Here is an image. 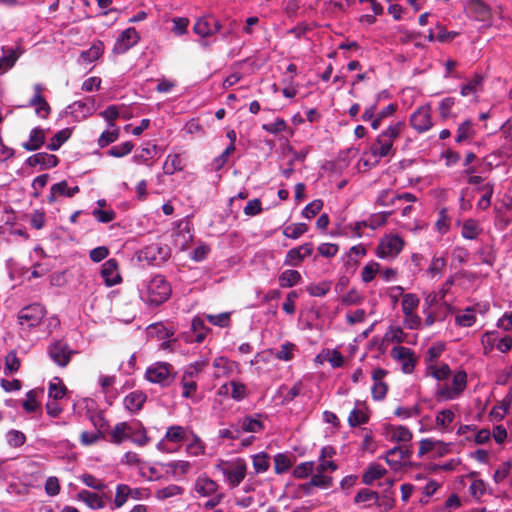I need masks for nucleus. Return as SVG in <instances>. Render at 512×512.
Returning <instances> with one entry per match:
<instances>
[{
  "label": "nucleus",
  "mask_w": 512,
  "mask_h": 512,
  "mask_svg": "<svg viewBox=\"0 0 512 512\" xmlns=\"http://www.w3.org/2000/svg\"><path fill=\"white\" fill-rule=\"evenodd\" d=\"M405 127L403 121H397L390 124L387 129L382 131L372 143L369 150L364 152L359 159L358 168L364 171L376 166L384 157L393 153V143L402 133Z\"/></svg>",
  "instance_id": "f257e3e1"
},
{
  "label": "nucleus",
  "mask_w": 512,
  "mask_h": 512,
  "mask_svg": "<svg viewBox=\"0 0 512 512\" xmlns=\"http://www.w3.org/2000/svg\"><path fill=\"white\" fill-rule=\"evenodd\" d=\"M141 300L149 306H158L171 295V286L161 275L143 280L138 287Z\"/></svg>",
  "instance_id": "f03ea898"
},
{
  "label": "nucleus",
  "mask_w": 512,
  "mask_h": 512,
  "mask_svg": "<svg viewBox=\"0 0 512 512\" xmlns=\"http://www.w3.org/2000/svg\"><path fill=\"white\" fill-rule=\"evenodd\" d=\"M110 438L114 444H121L129 440L141 447L150 442L146 429L138 421L117 423L110 432Z\"/></svg>",
  "instance_id": "7ed1b4c3"
},
{
  "label": "nucleus",
  "mask_w": 512,
  "mask_h": 512,
  "mask_svg": "<svg viewBox=\"0 0 512 512\" xmlns=\"http://www.w3.org/2000/svg\"><path fill=\"white\" fill-rule=\"evenodd\" d=\"M215 469L222 473L224 481L230 488H236L245 479L247 463L243 458L218 460Z\"/></svg>",
  "instance_id": "20e7f679"
},
{
  "label": "nucleus",
  "mask_w": 512,
  "mask_h": 512,
  "mask_svg": "<svg viewBox=\"0 0 512 512\" xmlns=\"http://www.w3.org/2000/svg\"><path fill=\"white\" fill-rule=\"evenodd\" d=\"M450 383L439 384L435 391L437 401H452L458 399L467 387V373L462 370L453 372Z\"/></svg>",
  "instance_id": "39448f33"
},
{
  "label": "nucleus",
  "mask_w": 512,
  "mask_h": 512,
  "mask_svg": "<svg viewBox=\"0 0 512 512\" xmlns=\"http://www.w3.org/2000/svg\"><path fill=\"white\" fill-rule=\"evenodd\" d=\"M46 316L47 310L45 306L39 303H33L19 310L17 320L21 330L30 331L39 327Z\"/></svg>",
  "instance_id": "423d86ee"
},
{
  "label": "nucleus",
  "mask_w": 512,
  "mask_h": 512,
  "mask_svg": "<svg viewBox=\"0 0 512 512\" xmlns=\"http://www.w3.org/2000/svg\"><path fill=\"white\" fill-rule=\"evenodd\" d=\"M420 305V298L415 293H406L401 301V311L403 313V325L409 330H418L422 325V319L417 310Z\"/></svg>",
  "instance_id": "0eeeda50"
},
{
  "label": "nucleus",
  "mask_w": 512,
  "mask_h": 512,
  "mask_svg": "<svg viewBox=\"0 0 512 512\" xmlns=\"http://www.w3.org/2000/svg\"><path fill=\"white\" fill-rule=\"evenodd\" d=\"M175 377L173 366L168 362H155L147 367L145 379L151 383L168 386Z\"/></svg>",
  "instance_id": "6e6552de"
},
{
  "label": "nucleus",
  "mask_w": 512,
  "mask_h": 512,
  "mask_svg": "<svg viewBox=\"0 0 512 512\" xmlns=\"http://www.w3.org/2000/svg\"><path fill=\"white\" fill-rule=\"evenodd\" d=\"M404 240L396 234H388L381 238L377 248L376 255L380 259L392 260L403 249Z\"/></svg>",
  "instance_id": "1a4fd4ad"
},
{
  "label": "nucleus",
  "mask_w": 512,
  "mask_h": 512,
  "mask_svg": "<svg viewBox=\"0 0 512 512\" xmlns=\"http://www.w3.org/2000/svg\"><path fill=\"white\" fill-rule=\"evenodd\" d=\"M220 492L218 482L209 477L206 473H202L196 477L190 491L191 496L196 499L206 498Z\"/></svg>",
  "instance_id": "9d476101"
},
{
  "label": "nucleus",
  "mask_w": 512,
  "mask_h": 512,
  "mask_svg": "<svg viewBox=\"0 0 512 512\" xmlns=\"http://www.w3.org/2000/svg\"><path fill=\"white\" fill-rule=\"evenodd\" d=\"M410 126L418 133H425L433 127L432 108L430 104L418 107L409 118Z\"/></svg>",
  "instance_id": "9b49d317"
},
{
  "label": "nucleus",
  "mask_w": 512,
  "mask_h": 512,
  "mask_svg": "<svg viewBox=\"0 0 512 512\" xmlns=\"http://www.w3.org/2000/svg\"><path fill=\"white\" fill-rule=\"evenodd\" d=\"M411 455V447L406 445L397 446L386 453L385 460L391 469L398 471L409 464Z\"/></svg>",
  "instance_id": "f8f14e48"
},
{
  "label": "nucleus",
  "mask_w": 512,
  "mask_h": 512,
  "mask_svg": "<svg viewBox=\"0 0 512 512\" xmlns=\"http://www.w3.org/2000/svg\"><path fill=\"white\" fill-rule=\"evenodd\" d=\"M391 357L401 365L405 374H411L417 362L413 351L405 346H395L391 349Z\"/></svg>",
  "instance_id": "ddd939ff"
},
{
  "label": "nucleus",
  "mask_w": 512,
  "mask_h": 512,
  "mask_svg": "<svg viewBox=\"0 0 512 512\" xmlns=\"http://www.w3.org/2000/svg\"><path fill=\"white\" fill-rule=\"evenodd\" d=\"M487 310V305L480 304L460 309L455 314V324L459 327H471L476 322L477 313L484 314Z\"/></svg>",
  "instance_id": "4468645a"
},
{
  "label": "nucleus",
  "mask_w": 512,
  "mask_h": 512,
  "mask_svg": "<svg viewBox=\"0 0 512 512\" xmlns=\"http://www.w3.org/2000/svg\"><path fill=\"white\" fill-rule=\"evenodd\" d=\"M48 354L55 364L65 367L69 363L73 351L67 343L57 340L49 345Z\"/></svg>",
  "instance_id": "2eb2a0df"
},
{
  "label": "nucleus",
  "mask_w": 512,
  "mask_h": 512,
  "mask_svg": "<svg viewBox=\"0 0 512 512\" xmlns=\"http://www.w3.org/2000/svg\"><path fill=\"white\" fill-rule=\"evenodd\" d=\"M140 40V36L135 28L129 27L122 31L117 37L113 52L116 54H124L130 48L135 46Z\"/></svg>",
  "instance_id": "dca6fc26"
},
{
  "label": "nucleus",
  "mask_w": 512,
  "mask_h": 512,
  "mask_svg": "<svg viewBox=\"0 0 512 512\" xmlns=\"http://www.w3.org/2000/svg\"><path fill=\"white\" fill-rule=\"evenodd\" d=\"M96 110L95 100L93 98H85L75 101L67 107L68 113L76 120L81 121L89 117Z\"/></svg>",
  "instance_id": "f3484780"
},
{
  "label": "nucleus",
  "mask_w": 512,
  "mask_h": 512,
  "mask_svg": "<svg viewBox=\"0 0 512 512\" xmlns=\"http://www.w3.org/2000/svg\"><path fill=\"white\" fill-rule=\"evenodd\" d=\"M387 374V370L383 368H375L372 371L371 377L373 385L371 387V395L375 401H381L387 395L388 385L385 382V377Z\"/></svg>",
  "instance_id": "a211bd4d"
},
{
  "label": "nucleus",
  "mask_w": 512,
  "mask_h": 512,
  "mask_svg": "<svg viewBox=\"0 0 512 512\" xmlns=\"http://www.w3.org/2000/svg\"><path fill=\"white\" fill-rule=\"evenodd\" d=\"M465 11L468 17L482 22H489L492 17L491 9L481 0H467Z\"/></svg>",
  "instance_id": "6ab92c4d"
},
{
  "label": "nucleus",
  "mask_w": 512,
  "mask_h": 512,
  "mask_svg": "<svg viewBox=\"0 0 512 512\" xmlns=\"http://www.w3.org/2000/svg\"><path fill=\"white\" fill-rule=\"evenodd\" d=\"M80 191L79 186L75 185L70 187L66 180L53 184L50 187V193L47 196V201L50 204L56 203L60 197L71 198Z\"/></svg>",
  "instance_id": "aec40b11"
},
{
  "label": "nucleus",
  "mask_w": 512,
  "mask_h": 512,
  "mask_svg": "<svg viewBox=\"0 0 512 512\" xmlns=\"http://www.w3.org/2000/svg\"><path fill=\"white\" fill-rule=\"evenodd\" d=\"M312 252V243H304L296 248H292L287 252L284 264L287 266H299L305 258L312 254Z\"/></svg>",
  "instance_id": "412c9836"
},
{
  "label": "nucleus",
  "mask_w": 512,
  "mask_h": 512,
  "mask_svg": "<svg viewBox=\"0 0 512 512\" xmlns=\"http://www.w3.org/2000/svg\"><path fill=\"white\" fill-rule=\"evenodd\" d=\"M384 436L392 442L408 443L412 439V432L405 426L387 424L384 426Z\"/></svg>",
  "instance_id": "4be33fe9"
},
{
  "label": "nucleus",
  "mask_w": 512,
  "mask_h": 512,
  "mask_svg": "<svg viewBox=\"0 0 512 512\" xmlns=\"http://www.w3.org/2000/svg\"><path fill=\"white\" fill-rule=\"evenodd\" d=\"M220 28V23L214 17H203L195 22L193 30L201 37H208L217 33Z\"/></svg>",
  "instance_id": "5701e85b"
},
{
  "label": "nucleus",
  "mask_w": 512,
  "mask_h": 512,
  "mask_svg": "<svg viewBox=\"0 0 512 512\" xmlns=\"http://www.w3.org/2000/svg\"><path fill=\"white\" fill-rule=\"evenodd\" d=\"M101 276L108 287L119 284L122 281L118 263L115 259H109L102 265Z\"/></svg>",
  "instance_id": "b1692460"
},
{
  "label": "nucleus",
  "mask_w": 512,
  "mask_h": 512,
  "mask_svg": "<svg viewBox=\"0 0 512 512\" xmlns=\"http://www.w3.org/2000/svg\"><path fill=\"white\" fill-rule=\"evenodd\" d=\"M1 51L3 55L0 57V75L9 71L15 65L19 57L23 54V49L20 47H2Z\"/></svg>",
  "instance_id": "393cba45"
},
{
  "label": "nucleus",
  "mask_w": 512,
  "mask_h": 512,
  "mask_svg": "<svg viewBox=\"0 0 512 512\" xmlns=\"http://www.w3.org/2000/svg\"><path fill=\"white\" fill-rule=\"evenodd\" d=\"M456 418L455 408L438 411L435 416V428L443 433L452 431V423Z\"/></svg>",
  "instance_id": "a878e982"
},
{
  "label": "nucleus",
  "mask_w": 512,
  "mask_h": 512,
  "mask_svg": "<svg viewBox=\"0 0 512 512\" xmlns=\"http://www.w3.org/2000/svg\"><path fill=\"white\" fill-rule=\"evenodd\" d=\"M121 463L129 467L136 468L141 477L145 478L146 480L153 481L154 476H147V462L142 460L137 453L132 451L126 452L121 459Z\"/></svg>",
  "instance_id": "bb28decb"
},
{
  "label": "nucleus",
  "mask_w": 512,
  "mask_h": 512,
  "mask_svg": "<svg viewBox=\"0 0 512 512\" xmlns=\"http://www.w3.org/2000/svg\"><path fill=\"white\" fill-rule=\"evenodd\" d=\"M369 420L368 408L364 402L357 401L355 407L348 416V423L351 427H357L367 423Z\"/></svg>",
  "instance_id": "cd10ccee"
},
{
  "label": "nucleus",
  "mask_w": 512,
  "mask_h": 512,
  "mask_svg": "<svg viewBox=\"0 0 512 512\" xmlns=\"http://www.w3.org/2000/svg\"><path fill=\"white\" fill-rule=\"evenodd\" d=\"M27 164L32 167L39 165L41 169H50L57 166L58 158L53 154L36 153L27 159Z\"/></svg>",
  "instance_id": "c85d7f7f"
},
{
  "label": "nucleus",
  "mask_w": 512,
  "mask_h": 512,
  "mask_svg": "<svg viewBox=\"0 0 512 512\" xmlns=\"http://www.w3.org/2000/svg\"><path fill=\"white\" fill-rule=\"evenodd\" d=\"M213 367L215 377L220 378L231 375L236 369L237 363L224 356H219L213 360Z\"/></svg>",
  "instance_id": "c756f323"
},
{
  "label": "nucleus",
  "mask_w": 512,
  "mask_h": 512,
  "mask_svg": "<svg viewBox=\"0 0 512 512\" xmlns=\"http://www.w3.org/2000/svg\"><path fill=\"white\" fill-rule=\"evenodd\" d=\"M186 442V452L188 455L197 457L204 455L206 452V445L202 439L196 435L193 431L189 432L188 440Z\"/></svg>",
  "instance_id": "7c9ffc66"
},
{
  "label": "nucleus",
  "mask_w": 512,
  "mask_h": 512,
  "mask_svg": "<svg viewBox=\"0 0 512 512\" xmlns=\"http://www.w3.org/2000/svg\"><path fill=\"white\" fill-rule=\"evenodd\" d=\"M167 473L173 477L179 478L188 474L192 469V464L186 460H175L164 464Z\"/></svg>",
  "instance_id": "2f4dec72"
},
{
  "label": "nucleus",
  "mask_w": 512,
  "mask_h": 512,
  "mask_svg": "<svg viewBox=\"0 0 512 512\" xmlns=\"http://www.w3.org/2000/svg\"><path fill=\"white\" fill-rule=\"evenodd\" d=\"M77 499L93 510L102 509L105 506V502L99 494L88 490H81L77 494Z\"/></svg>",
  "instance_id": "473e14b6"
},
{
  "label": "nucleus",
  "mask_w": 512,
  "mask_h": 512,
  "mask_svg": "<svg viewBox=\"0 0 512 512\" xmlns=\"http://www.w3.org/2000/svg\"><path fill=\"white\" fill-rule=\"evenodd\" d=\"M451 374V369L446 363H429V366L426 367V375L433 377L438 382L448 379Z\"/></svg>",
  "instance_id": "72a5a7b5"
},
{
  "label": "nucleus",
  "mask_w": 512,
  "mask_h": 512,
  "mask_svg": "<svg viewBox=\"0 0 512 512\" xmlns=\"http://www.w3.org/2000/svg\"><path fill=\"white\" fill-rule=\"evenodd\" d=\"M45 141V130L36 127L31 130L29 140L23 143V148L27 151H35L39 149Z\"/></svg>",
  "instance_id": "f704fd0d"
},
{
  "label": "nucleus",
  "mask_w": 512,
  "mask_h": 512,
  "mask_svg": "<svg viewBox=\"0 0 512 512\" xmlns=\"http://www.w3.org/2000/svg\"><path fill=\"white\" fill-rule=\"evenodd\" d=\"M191 430L179 425L170 426L164 436V440L172 443H181L188 440V435Z\"/></svg>",
  "instance_id": "c9c22d12"
},
{
  "label": "nucleus",
  "mask_w": 512,
  "mask_h": 512,
  "mask_svg": "<svg viewBox=\"0 0 512 512\" xmlns=\"http://www.w3.org/2000/svg\"><path fill=\"white\" fill-rule=\"evenodd\" d=\"M499 339L500 334L498 331L493 330L483 333L480 339L483 354L490 355L495 348L497 349Z\"/></svg>",
  "instance_id": "e433bc0d"
},
{
  "label": "nucleus",
  "mask_w": 512,
  "mask_h": 512,
  "mask_svg": "<svg viewBox=\"0 0 512 512\" xmlns=\"http://www.w3.org/2000/svg\"><path fill=\"white\" fill-rule=\"evenodd\" d=\"M208 358H201L189 365H187L184 370L182 377L190 380H196L199 374L203 371V369L208 365Z\"/></svg>",
  "instance_id": "4c0bfd02"
},
{
  "label": "nucleus",
  "mask_w": 512,
  "mask_h": 512,
  "mask_svg": "<svg viewBox=\"0 0 512 512\" xmlns=\"http://www.w3.org/2000/svg\"><path fill=\"white\" fill-rule=\"evenodd\" d=\"M323 358L325 361H327L332 368H340L344 366L345 364V358L342 355V353L337 349H327L322 351L321 354H319L316 359L319 360L320 358Z\"/></svg>",
  "instance_id": "58836bf2"
},
{
  "label": "nucleus",
  "mask_w": 512,
  "mask_h": 512,
  "mask_svg": "<svg viewBox=\"0 0 512 512\" xmlns=\"http://www.w3.org/2000/svg\"><path fill=\"white\" fill-rule=\"evenodd\" d=\"M482 232V228L478 221L474 219L465 220L461 227V235L468 240L476 239Z\"/></svg>",
  "instance_id": "ea45409f"
},
{
  "label": "nucleus",
  "mask_w": 512,
  "mask_h": 512,
  "mask_svg": "<svg viewBox=\"0 0 512 512\" xmlns=\"http://www.w3.org/2000/svg\"><path fill=\"white\" fill-rule=\"evenodd\" d=\"M386 473V469L377 463L370 464L362 476V481L366 485L372 484L375 480L380 479Z\"/></svg>",
  "instance_id": "a19ab883"
},
{
  "label": "nucleus",
  "mask_w": 512,
  "mask_h": 512,
  "mask_svg": "<svg viewBox=\"0 0 512 512\" xmlns=\"http://www.w3.org/2000/svg\"><path fill=\"white\" fill-rule=\"evenodd\" d=\"M145 400L146 396L142 392L134 391L125 397L124 405L129 411L136 412L142 408Z\"/></svg>",
  "instance_id": "79ce46f5"
},
{
  "label": "nucleus",
  "mask_w": 512,
  "mask_h": 512,
  "mask_svg": "<svg viewBox=\"0 0 512 512\" xmlns=\"http://www.w3.org/2000/svg\"><path fill=\"white\" fill-rule=\"evenodd\" d=\"M302 277L297 270L288 269L279 276V285L283 288L293 287L300 283Z\"/></svg>",
  "instance_id": "37998d69"
},
{
  "label": "nucleus",
  "mask_w": 512,
  "mask_h": 512,
  "mask_svg": "<svg viewBox=\"0 0 512 512\" xmlns=\"http://www.w3.org/2000/svg\"><path fill=\"white\" fill-rule=\"evenodd\" d=\"M156 153V145L142 147L137 153L133 155L132 161L136 164L148 165L149 160H151L156 155Z\"/></svg>",
  "instance_id": "c03bdc74"
},
{
  "label": "nucleus",
  "mask_w": 512,
  "mask_h": 512,
  "mask_svg": "<svg viewBox=\"0 0 512 512\" xmlns=\"http://www.w3.org/2000/svg\"><path fill=\"white\" fill-rule=\"evenodd\" d=\"M262 429V423L252 417H245L237 423V432H252L256 433Z\"/></svg>",
  "instance_id": "a18cd8bd"
},
{
  "label": "nucleus",
  "mask_w": 512,
  "mask_h": 512,
  "mask_svg": "<svg viewBox=\"0 0 512 512\" xmlns=\"http://www.w3.org/2000/svg\"><path fill=\"white\" fill-rule=\"evenodd\" d=\"M303 383L301 381H297L292 387L281 386L279 388V393L282 395L283 403H289L293 401L296 397H298L302 391Z\"/></svg>",
  "instance_id": "49530a36"
},
{
  "label": "nucleus",
  "mask_w": 512,
  "mask_h": 512,
  "mask_svg": "<svg viewBox=\"0 0 512 512\" xmlns=\"http://www.w3.org/2000/svg\"><path fill=\"white\" fill-rule=\"evenodd\" d=\"M252 464L256 474L265 473L270 467L269 455L264 452L253 455Z\"/></svg>",
  "instance_id": "de8ad7c7"
},
{
  "label": "nucleus",
  "mask_w": 512,
  "mask_h": 512,
  "mask_svg": "<svg viewBox=\"0 0 512 512\" xmlns=\"http://www.w3.org/2000/svg\"><path fill=\"white\" fill-rule=\"evenodd\" d=\"M184 489L176 484H170L166 487L160 488L155 492V497L158 500H166L169 498L177 497L182 495Z\"/></svg>",
  "instance_id": "09e8293b"
},
{
  "label": "nucleus",
  "mask_w": 512,
  "mask_h": 512,
  "mask_svg": "<svg viewBox=\"0 0 512 512\" xmlns=\"http://www.w3.org/2000/svg\"><path fill=\"white\" fill-rule=\"evenodd\" d=\"M296 345L291 342H285L280 346V349L276 352L270 350L269 352L275 356L276 359L281 361H290L294 358V352Z\"/></svg>",
  "instance_id": "8fccbe9b"
},
{
  "label": "nucleus",
  "mask_w": 512,
  "mask_h": 512,
  "mask_svg": "<svg viewBox=\"0 0 512 512\" xmlns=\"http://www.w3.org/2000/svg\"><path fill=\"white\" fill-rule=\"evenodd\" d=\"M292 466V458L284 453H278L274 456V470L276 474L287 472Z\"/></svg>",
  "instance_id": "3c124183"
},
{
  "label": "nucleus",
  "mask_w": 512,
  "mask_h": 512,
  "mask_svg": "<svg viewBox=\"0 0 512 512\" xmlns=\"http://www.w3.org/2000/svg\"><path fill=\"white\" fill-rule=\"evenodd\" d=\"M134 144L131 141H125L119 145L110 147L106 154L115 158H122L132 152Z\"/></svg>",
  "instance_id": "603ef678"
},
{
  "label": "nucleus",
  "mask_w": 512,
  "mask_h": 512,
  "mask_svg": "<svg viewBox=\"0 0 512 512\" xmlns=\"http://www.w3.org/2000/svg\"><path fill=\"white\" fill-rule=\"evenodd\" d=\"M104 46L102 42L94 43L88 50L81 53V58L84 62H94L98 60L103 54Z\"/></svg>",
  "instance_id": "864d4df0"
},
{
  "label": "nucleus",
  "mask_w": 512,
  "mask_h": 512,
  "mask_svg": "<svg viewBox=\"0 0 512 512\" xmlns=\"http://www.w3.org/2000/svg\"><path fill=\"white\" fill-rule=\"evenodd\" d=\"M332 483L333 478L331 476L327 475L324 472L316 471V473L311 477L309 486H314L321 489H328L332 486Z\"/></svg>",
  "instance_id": "5fc2aeb1"
},
{
  "label": "nucleus",
  "mask_w": 512,
  "mask_h": 512,
  "mask_svg": "<svg viewBox=\"0 0 512 512\" xmlns=\"http://www.w3.org/2000/svg\"><path fill=\"white\" fill-rule=\"evenodd\" d=\"M71 136V131L68 128L62 129L57 132L50 140L48 149L51 151L58 150Z\"/></svg>",
  "instance_id": "6e6d98bb"
},
{
  "label": "nucleus",
  "mask_w": 512,
  "mask_h": 512,
  "mask_svg": "<svg viewBox=\"0 0 512 512\" xmlns=\"http://www.w3.org/2000/svg\"><path fill=\"white\" fill-rule=\"evenodd\" d=\"M182 169L181 158L178 154H169L164 162L163 170L165 174L172 175Z\"/></svg>",
  "instance_id": "4d7b16f0"
},
{
  "label": "nucleus",
  "mask_w": 512,
  "mask_h": 512,
  "mask_svg": "<svg viewBox=\"0 0 512 512\" xmlns=\"http://www.w3.org/2000/svg\"><path fill=\"white\" fill-rule=\"evenodd\" d=\"M148 331V335L151 336V337H157L159 339H166V338H170L174 335V331L167 328L164 324L162 323H156V324H152L148 327L147 329Z\"/></svg>",
  "instance_id": "13d9d810"
},
{
  "label": "nucleus",
  "mask_w": 512,
  "mask_h": 512,
  "mask_svg": "<svg viewBox=\"0 0 512 512\" xmlns=\"http://www.w3.org/2000/svg\"><path fill=\"white\" fill-rule=\"evenodd\" d=\"M380 264L375 261L368 262L361 271V279L364 283L371 282L380 273Z\"/></svg>",
  "instance_id": "bf43d9fd"
},
{
  "label": "nucleus",
  "mask_w": 512,
  "mask_h": 512,
  "mask_svg": "<svg viewBox=\"0 0 512 512\" xmlns=\"http://www.w3.org/2000/svg\"><path fill=\"white\" fill-rule=\"evenodd\" d=\"M180 385L182 388L181 396L183 398L195 400V396H196V392H197V388H198L197 381L181 377Z\"/></svg>",
  "instance_id": "052dcab7"
},
{
  "label": "nucleus",
  "mask_w": 512,
  "mask_h": 512,
  "mask_svg": "<svg viewBox=\"0 0 512 512\" xmlns=\"http://www.w3.org/2000/svg\"><path fill=\"white\" fill-rule=\"evenodd\" d=\"M308 231V226L305 223H294L284 228L283 234L287 238L298 239Z\"/></svg>",
  "instance_id": "680f3d73"
},
{
  "label": "nucleus",
  "mask_w": 512,
  "mask_h": 512,
  "mask_svg": "<svg viewBox=\"0 0 512 512\" xmlns=\"http://www.w3.org/2000/svg\"><path fill=\"white\" fill-rule=\"evenodd\" d=\"M315 470V464L312 461L302 462L295 466L293 476L297 479H304L310 476Z\"/></svg>",
  "instance_id": "e2e57ef3"
},
{
  "label": "nucleus",
  "mask_w": 512,
  "mask_h": 512,
  "mask_svg": "<svg viewBox=\"0 0 512 512\" xmlns=\"http://www.w3.org/2000/svg\"><path fill=\"white\" fill-rule=\"evenodd\" d=\"M49 397L54 400L62 399L66 393V387L59 378H54L49 384Z\"/></svg>",
  "instance_id": "0e129e2a"
},
{
  "label": "nucleus",
  "mask_w": 512,
  "mask_h": 512,
  "mask_svg": "<svg viewBox=\"0 0 512 512\" xmlns=\"http://www.w3.org/2000/svg\"><path fill=\"white\" fill-rule=\"evenodd\" d=\"M145 255L154 262H158L166 260L168 252L165 248L159 247L158 245H151L145 249Z\"/></svg>",
  "instance_id": "69168bd1"
},
{
  "label": "nucleus",
  "mask_w": 512,
  "mask_h": 512,
  "mask_svg": "<svg viewBox=\"0 0 512 512\" xmlns=\"http://www.w3.org/2000/svg\"><path fill=\"white\" fill-rule=\"evenodd\" d=\"M191 326L192 330L196 334L195 341L198 343L202 342L209 331V329L205 326L204 320L201 317H195L192 320Z\"/></svg>",
  "instance_id": "338daca9"
},
{
  "label": "nucleus",
  "mask_w": 512,
  "mask_h": 512,
  "mask_svg": "<svg viewBox=\"0 0 512 512\" xmlns=\"http://www.w3.org/2000/svg\"><path fill=\"white\" fill-rule=\"evenodd\" d=\"M20 368V360L17 357L16 352L11 351L5 357V367L4 373L5 375H11L17 372Z\"/></svg>",
  "instance_id": "774afa93"
}]
</instances>
